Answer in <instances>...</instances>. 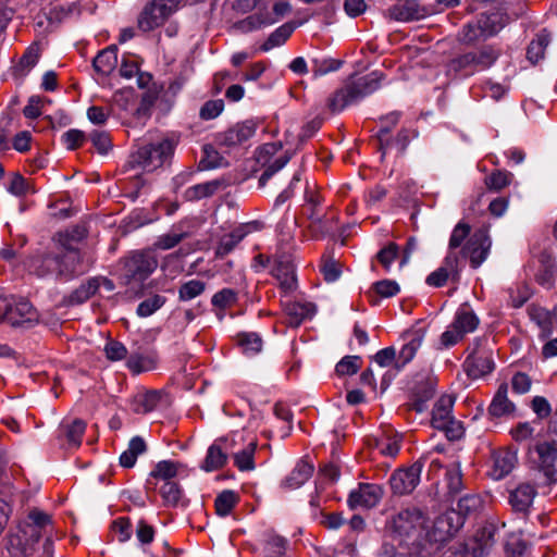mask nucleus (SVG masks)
I'll list each match as a JSON object with an SVG mask.
<instances>
[{
    "instance_id": "1",
    "label": "nucleus",
    "mask_w": 557,
    "mask_h": 557,
    "mask_svg": "<svg viewBox=\"0 0 557 557\" xmlns=\"http://www.w3.org/2000/svg\"><path fill=\"white\" fill-rule=\"evenodd\" d=\"M426 515L416 506L401 508L388 521L391 541L404 546L417 556L425 557V523Z\"/></svg>"
},
{
    "instance_id": "2",
    "label": "nucleus",
    "mask_w": 557,
    "mask_h": 557,
    "mask_svg": "<svg viewBox=\"0 0 557 557\" xmlns=\"http://www.w3.org/2000/svg\"><path fill=\"white\" fill-rule=\"evenodd\" d=\"M51 524L47 513L33 509L27 518L20 522L16 530L9 535L7 549L11 557H28Z\"/></svg>"
},
{
    "instance_id": "3",
    "label": "nucleus",
    "mask_w": 557,
    "mask_h": 557,
    "mask_svg": "<svg viewBox=\"0 0 557 557\" xmlns=\"http://www.w3.org/2000/svg\"><path fill=\"white\" fill-rule=\"evenodd\" d=\"M79 262L78 250L64 248L59 251H48L34 256L29 267L39 277H55L67 281L82 272Z\"/></svg>"
},
{
    "instance_id": "4",
    "label": "nucleus",
    "mask_w": 557,
    "mask_h": 557,
    "mask_svg": "<svg viewBox=\"0 0 557 557\" xmlns=\"http://www.w3.org/2000/svg\"><path fill=\"white\" fill-rule=\"evenodd\" d=\"M383 74L373 71L364 76L351 77L337 88L327 99L326 106L332 113H339L379 89Z\"/></svg>"
},
{
    "instance_id": "5",
    "label": "nucleus",
    "mask_w": 557,
    "mask_h": 557,
    "mask_svg": "<svg viewBox=\"0 0 557 557\" xmlns=\"http://www.w3.org/2000/svg\"><path fill=\"white\" fill-rule=\"evenodd\" d=\"M180 143V135L175 133L146 144L131 156L129 163L133 168H140L146 172H152L171 163L175 149Z\"/></svg>"
},
{
    "instance_id": "6",
    "label": "nucleus",
    "mask_w": 557,
    "mask_h": 557,
    "mask_svg": "<svg viewBox=\"0 0 557 557\" xmlns=\"http://www.w3.org/2000/svg\"><path fill=\"white\" fill-rule=\"evenodd\" d=\"M158 261L150 251H135L122 259L116 270L120 283L125 286L138 287L157 269Z\"/></svg>"
},
{
    "instance_id": "7",
    "label": "nucleus",
    "mask_w": 557,
    "mask_h": 557,
    "mask_svg": "<svg viewBox=\"0 0 557 557\" xmlns=\"http://www.w3.org/2000/svg\"><path fill=\"white\" fill-rule=\"evenodd\" d=\"M459 516L455 511L438 516L431 525L425 523V557L433 555L442 543L449 540L459 529Z\"/></svg>"
},
{
    "instance_id": "8",
    "label": "nucleus",
    "mask_w": 557,
    "mask_h": 557,
    "mask_svg": "<svg viewBox=\"0 0 557 557\" xmlns=\"http://www.w3.org/2000/svg\"><path fill=\"white\" fill-rule=\"evenodd\" d=\"M183 0H151L138 16V27L150 32L161 26L174 13Z\"/></svg>"
},
{
    "instance_id": "9",
    "label": "nucleus",
    "mask_w": 557,
    "mask_h": 557,
    "mask_svg": "<svg viewBox=\"0 0 557 557\" xmlns=\"http://www.w3.org/2000/svg\"><path fill=\"white\" fill-rule=\"evenodd\" d=\"M485 342V338H475L469 347L471 352L463 362V369L471 379H480L494 370L492 351L483 348Z\"/></svg>"
},
{
    "instance_id": "10",
    "label": "nucleus",
    "mask_w": 557,
    "mask_h": 557,
    "mask_svg": "<svg viewBox=\"0 0 557 557\" xmlns=\"http://www.w3.org/2000/svg\"><path fill=\"white\" fill-rule=\"evenodd\" d=\"M491 246L492 242L487 230L480 228L470 236L460 253L463 259L469 258L473 269H478L486 260Z\"/></svg>"
},
{
    "instance_id": "11",
    "label": "nucleus",
    "mask_w": 557,
    "mask_h": 557,
    "mask_svg": "<svg viewBox=\"0 0 557 557\" xmlns=\"http://www.w3.org/2000/svg\"><path fill=\"white\" fill-rule=\"evenodd\" d=\"M423 462L418 460L410 467L395 470L389 478V485L394 494H410L419 484Z\"/></svg>"
},
{
    "instance_id": "12",
    "label": "nucleus",
    "mask_w": 557,
    "mask_h": 557,
    "mask_svg": "<svg viewBox=\"0 0 557 557\" xmlns=\"http://www.w3.org/2000/svg\"><path fill=\"white\" fill-rule=\"evenodd\" d=\"M497 525L487 522L480 528L474 537L465 545L462 557H485L496 543Z\"/></svg>"
},
{
    "instance_id": "13",
    "label": "nucleus",
    "mask_w": 557,
    "mask_h": 557,
    "mask_svg": "<svg viewBox=\"0 0 557 557\" xmlns=\"http://www.w3.org/2000/svg\"><path fill=\"white\" fill-rule=\"evenodd\" d=\"M536 457L533 458L540 472L544 474L548 482H557V447L556 441L553 443L544 442L534 447Z\"/></svg>"
},
{
    "instance_id": "14",
    "label": "nucleus",
    "mask_w": 557,
    "mask_h": 557,
    "mask_svg": "<svg viewBox=\"0 0 557 557\" xmlns=\"http://www.w3.org/2000/svg\"><path fill=\"white\" fill-rule=\"evenodd\" d=\"M384 495L383 487L372 483H359L358 487L352 490L347 499L350 509L375 507Z\"/></svg>"
},
{
    "instance_id": "15",
    "label": "nucleus",
    "mask_w": 557,
    "mask_h": 557,
    "mask_svg": "<svg viewBox=\"0 0 557 557\" xmlns=\"http://www.w3.org/2000/svg\"><path fill=\"white\" fill-rule=\"evenodd\" d=\"M426 14L424 8L418 0H397L391 5L385 15L397 22H411L424 17Z\"/></svg>"
},
{
    "instance_id": "16",
    "label": "nucleus",
    "mask_w": 557,
    "mask_h": 557,
    "mask_svg": "<svg viewBox=\"0 0 557 557\" xmlns=\"http://www.w3.org/2000/svg\"><path fill=\"white\" fill-rule=\"evenodd\" d=\"M271 273L278 281L280 287L285 295L297 288L295 265L289 257L281 256L275 259Z\"/></svg>"
},
{
    "instance_id": "17",
    "label": "nucleus",
    "mask_w": 557,
    "mask_h": 557,
    "mask_svg": "<svg viewBox=\"0 0 557 557\" xmlns=\"http://www.w3.org/2000/svg\"><path fill=\"white\" fill-rule=\"evenodd\" d=\"M257 129V123L247 120L237 123L219 135V143L223 146L233 147L240 145L251 138Z\"/></svg>"
},
{
    "instance_id": "18",
    "label": "nucleus",
    "mask_w": 557,
    "mask_h": 557,
    "mask_svg": "<svg viewBox=\"0 0 557 557\" xmlns=\"http://www.w3.org/2000/svg\"><path fill=\"white\" fill-rule=\"evenodd\" d=\"M537 492L534 485L521 483L509 492L508 502L515 512L527 516Z\"/></svg>"
},
{
    "instance_id": "19",
    "label": "nucleus",
    "mask_w": 557,
    "mask_h": 557,
    "mask_svg": "<svg viewBox=\"0 0 557 557\" xmlns=\"http://www.w3.org/2000/svg\"><path fill=\"white\" fill-rule=\"evenodd\" d=\"M493 466L490 475L494 480H502L507 476L517 463V454L509 449H500L492 455Z\"/></svg>"
},
{
    "instance_id": "20",
    "label": "nucleus",
    "mask_w": 557,
    "mask_h": 557,
    "mask_svg": "<svg viewBox=\"0 0 557 557\" xmlns=\"http://www.w3.org/2000/svg\"><path fill=\"white\" fill-rule=\"evenodd\" d=\"M474 72H481L495 64L502 54L500 49L492 45H485L478 49L468 51Z\"/></svg>"
},
{
    "instance_id": "21",
    "label": "nucleus",
    "mask_w": 557,
    "mask_h": 557,
    "mask_svg": "<svg viewBox=\"0 0 557 557\" xmlns=\"http://www.w3.org/2000/svg\"><path fill=\"white\" fill-rule=\"evenodd\" d=\"M117 65V47L111 45L94 58L92 67L95 72L103 77L109 76Z\"/></svg>"
},
{
    "instance_id": "22",
    "label": "nucleus",
    "mask_w": 557,
    "mask_h": 557,
    "mask_svg": "<svg viewBox=\"0 0 557 557\" xmlns=\"http://www.w3.org/2000/svg\"><path fill=\"white\" fill-rule=\"evenodd\" d=\"M453 407L454 398L451 396H441L432 410V426L435 429H442L447 426L448 423H451V420H454V417L451 416Z\"/></svg>"
},
{
    "instance_id": "23",
    "label": "nucleus",
    "mask_w": 557,
    "mask_h": 557,
    "mask_svg": "<svg viewBox=\"0 0 557 557\" xmlns=\"http://www.w3.org/2000/svg\"><path fill=\"white\" fill-rule=\"evenodd\" d=\"M508 386L507 384H502L496 394L494 395L492 403L488 406V414L492 418H502L508 417L513 413L516 407L513 403H511L508 397Z\"/></svg>"
},
{
    "instance_id": "24",
    "label": "nucleus",
    "mask_w": 557,
    "mask_h": 557,
    "mask_svg": "<svg viewBox=\"0 0 557 557\" xmlns=\"http://www.w3.org/2000/svg\"><path fill=\"white\" fill-rule=\"evenodd\" d=\"M164 394L160 391H147L135 396L132 409L138 414H146L156 410L163 401Z\"/></svg>"
},
{
    "instance_id": "25",
    "label": "nucleus",
    "mask_w": 557,
    "mask_h": 557,
    "mask_svg": "<svg viewBox=\"0 0 557 557\" xmlns=\"http://www.w3.org/2000/svg\"><path fill=\"white\" fill-rule=\"evenodd\" d=\"M283 306L287 315V324L292 327L299 326L305 319L312 317L315 311L314 305L311 302L287 301Z\"/></svg>"
},
{
    "instance_id": "26",
    "label": "nucleus",
    "mask_w": 557,
    "mask_h": 557,
    "mask_svg": "<svg viewBox=\"0 0 557 557\" xmlns=\"http://www.w3.org/2000/svg\"><path fill=\"white\" fill-rule=\"evenodd\" d=\"M400 115V112L394 111L382 116L380 120L381 127L376 134V139L379 143V150L382 152V157H384L386 151L392 148L389 133L399 122Z\"/></svg>"
},
{
    "instance_id": "27",
    "label": "nucleus",
    "mask_w": 557,
    "mask_h": 557,
    "mask_svg": "<svg viewBox=\"0 0 557 557\" xmlns=\"http://www.w3.org/2000/svg\"><path fill=\"white\" fill-rule=\"evenodd\" d=\"M8 321L12 325H20L23 321H32L35 315L33 305L24 298L7 304Z\"/></svg>"
},
{
    "instance_id": "28",
    "label": "nucleus",
    "mask_w": 557,
    "mask_h": 557,
    "mask_svg": "<svg viewBox=\"0 0 557 557\" xmlns=\"http://www.w3.org/2000/svg\"><path fill=\"white\" fill-rule=\"evenodd\" d=\"M312 473L313 466L305 460H300L292 472L284 479L282 486L288 491L299 488L311 478Z\"/></svg>"
},
{
    "instance_id": "29",
    "label": "nucleus",
    "mask_w": 557,
    "mask_h": 557,
    "mask_svg": "<svg viewBox=\"0 0 557 557\" xmlns=\"http://www.w3.org/2000/svg\"><path fill=\"white\" fill-rule=\"evenodd\" d=\"M480 24L485 30V36L492 37L502 30L509 22L507 13L502 9L482 13L478 17Z\"/></svg>"
},
{
    "instance_id": "30",
    "label": "nucleus",
    "mask_w": 557,
    "mask_h": 557,
    "mask_svg": "<svg viewBox=\"0 0 557 557\" xmlns=\"http://www.w3.org/2000/svg\"><path fill=\"white\" fill-rule=\"evenodd\" d=\"M479 318L468 306H461L456 311L451 324L455 329L459 330L463 335H466L468 333L474 332L479 325Z\"/></svg>"
},
{
    "instance_id": "31",
    "label": "nucleus",
    "mask_w": 557,
    "mask_h": 557,
    "mask_svg": "<svg viewBox=\"0 0 557 557\" xmlns=\"http://www.w3.org/2000/svg\"><path fill=\"white\" fill-rule=\"evenodd\" d=\"M223 186V181L213 180L188 187L184 193L187 201H197L213 196Z\"/></svg>"
},
{
    "instance_id": "32",
    "label": "nucleus",
    "mask_w": 557,
    "mask_h": 557,
    "mask_svg": "<svg viewBox=\"0 0 557 557\" xmlns=\"http://www.w3.org/2000/svg\"><path fill=\"white\" fill-rule=\"evenodd\" d=\"M160 494L166 506L186 507L188 499L185 498L180 485L173 481H166L160 487Z\"/></svg>"
},
{
    "instance_id": "33",
    "label": "nucleus",
    "mask_w": 557,
    "mask_h": 557,
    "mask_svg": "<svg viewBox=\"0 0 557 557\" xmlns=\"http://www.w3.org/2000/svg\"><path fill=\"white\" fill-rule=\"evenodd\" d=\"M270 25H273V20L268 18V15L264 14L262 8H260L257 13L248 15L235 23L234 27L242 33H250Z\"/></svg>"
},
{
    "instance_id": "34",
    "label": "nucleus",
    "mask_w": 557,
    "mask_h": 557,
    "mask_svg": "<svg viewBox=\"0 0 557 557\" xmlns=\"http://www.w3.org/2000/svg\"><path fill=\"white\" fill-rule=\"evenodd\" d=\"M447 73L454 77L467 78L475 74L468 52L453 58L447 63Z\"/></svg>"
},
{
    "instance_id": "35",
    "label": "nucleus",
    "mask_w": 557,
    "mask_h": 557,
    "mask_svg": "<svg viewBox=\"0 0 557 557\" xmlns=\"http://www.w3.org/2000/svg\"><path fill=\"white\" fill-rule=\"evenodd\" d=\"M297 25L293 22L285 23L272 32L260 49L264 52L275 47H280L290 37Z\"/></svg>"
},
{
    "instance_id": "36",
    "label": "nucleus",
    "mask_w": 557,
    "mask_h": 557,
    "mask_svg": "<svg viewBox=\"0 0 557 557\" xmlns=\"http://www.w3.org/2000/svg\"><path fill=\"white\" fill-rule=\"evenodd\" d=\"M99 287V278H89L86 283L82 284L79 287H77L70 294V296L67 297V304L74 306L87 301L91 296H94L97 293Z\"/></svg>"
},
{
    "instance_id": "37",
    "label": "nucleus",
    "mask_w": 557,
    "mask_h": 557,
    "mask_svg": "<svg viewBox=\"0 0 557 557\" xmlns=\"http://www.w3.org/2000/svg\"><path fill=\"white\" fill-rule=\"evenodd\" d=\"M422 339L423 336L421 334L414 333L412 334L411 338L401 347L399 352H396V368L398 370L403 369L413 359L422 344Z\"/></svg>"
},
{
    "instance_id": "38",
    "label": "nucleus",
    "mask_w": 557,
    "mask_h": 557,
    "mask_svg": "<svg viewBox=\"0 0 557 557\" xmlns=\"http://www.w3.org/2000/svg\"><path fill=\"white\" fill-rule=\"evenodd\" d=\"M435 388L432 383L426 382L419 385L412 396L410 404L411 409L418 413H422L428 409V403L433 398Z\"/></svg>"
},
{
    "instance_id": "39",
    "label": "nucleus",
    "mask_w": 557,
    "mask_h": 557,
    "mask_svg": "<svg viewBox=\"0 0 557 557\" xmlns=\"http://www.w3.org/2000/svg\"><path fill=\"white\" fill-rule=\"evenodd\" d=\"M146 443L140 436L133 437L128 447L120 456V463L124 468H132L135 466L137 457L146 451Z\"/></svg>"
},
{
    "instance_id": "40",
    "label": "nucleus",
    "mask_w": 557,
    "mask_h": 557,
    "mask_svg": "<svg viewBox=\"0 0 557 557\" xmlns=\"http://www.w3.org/2000/svg\"><path fill=\"white\" fill-rule=\"evenodd\" d=\"M226 454L218 444V441H215L211 446H209L201 469H203L207 472L219 470L226 463Z\"/></svg>"
},
{
    "instance_id": "41",
    "label": "nucleus",
    "mask_w": 557,
    "mask_h": 557,
    "mask_svg": "<svg viewBox=\"0 0 557 557\" xmlns=\"http://www.w3.org/2000/svg\"><path fill=\"white\" fill-rule=\"evenodd\" d=\"M257 448V442L250 441L248 445L242 450L233 455L234 465L239 471H251L255 469V451Z\"/></svg>"
},
{
    "instance_id": "42",
    "label": "nucleus",
    "mask_w": 557,
    "mask_h": 557,
    "mask_svg": "<svg viewBox=\"0 0 557 557\" xmlns=\"http://www.w3.org/2000/svg\"><path fill=\"white\" fill-rule=\"evenodd\" d=\"M238 500L239 496L236 492L232 490L223 491L216 496L214 502L216 515L220 517H226L232 512Z\"/></svg>"
},
{
    "instance_id": "43",
    "label": "nucleus",
    "mask_w": 557,
    "mask_h": 557,
    "mask_svg": "<svg viewBox=\"0 0 557 557\" xmlns=\"http://www.w3.org/2000/svg\"><path fill=\"white\" fill-rule=\"evenodd\" d=\"M554 318V314L544 308H537L531 313L532 321H534L541 330V338H547L552 335Z\"/></svg>"
},
{
    "instance_id": "44",
    "label": "nucleus",
    "mask_w": 557,
    "mask_h": 557,
    "mask_svg": "<svg viewBox=\"0 0 557 557\" xmlns=\"http://www.w3.org/2000/svg\"><path fill=\"white\" fill-rule=\"evenodd\" d=\"M550 41V36L546 30H542L536 39L532 40L527 50V58L532 62L536 63L544 57L545 48Z\"/></svg>"
},
{
    "instance_id": "45",
    "label": "nucleus",
    "mask_w": 557,
    "mask_h": 557,
    "mask_svg": "<svg viewBox=\"0 0 557 557\" xmlns=\"http://www.w3.org/2000/svg\"><path fill=\"white\" fill-rule=\"evenodd\" d=\"M126 366L131 372L134 374H139L141 372L152 370L156 366V362L150 355L134 352L128 357Z\"/></svg>"
},
{
    "instance_id": "46",
    "label": "nucleus",
    "mask_w": 557,
    "mask_h": 557,
    "mask_svg": "<svg viewBox=\"0 0 557 557\" xmlns=\"http://www.w3.org/2000/svg\"><path fill=\"white\" fill-rule=\"evenodd\" d=\"M244 237L245 233L242 230H235L232 233L224 235L215 249V257L223 259L231 251H233V249L240 240H243Z\"/></svg>"
},
{
    "instance_id": "47",
    "label": "nucleus",
    "mask_w": 557,
    "mask_h": 557,
    "mask_svg": "<svg viewBox=\"0 0 557 557\" xmlns=\"http://www.w3.org/2000/svg\"><path fill=\"white\" fill-rule=\"evenodd\" d=\"M207 284L203 281L194 278L183 283L178 288V299L181 301H190L200 296L206 290Z\"/></svg>"
},
{
    "instance_id": "48",
    "label": "nucleus",
    "mask_w": 557,
    "mask_h": 557,
    "mask_svg": "<svg viewBox=\"0 0 557 557\" xmlns=\"http://www.w3.org/2000/svg\"><path fill=\"white\" fill-rule=\"evenodd\" d=\"M342 61L329 57H314L311 59V72L314 76H322L337 71Z\"/></svg>"
},
{
    "instance_id": "49",
    "label": "nucleus",
    "mask_w": 557,
    "mask_h": 557,
    "mask_svg": "<svg viewBox=\"0 0 557 557\" xmlns=\"http://www.w3.org/2000/svg\"><path fill=\"white\" fill-rule=\"evenodd\" d=\"M448 492L451 496L458 495L463 487L462 473L459 463H453L445 473Z\"/></svg>"
},
{
    "instance_id": "50",
    "label": "nucleus",
    "mask_w": 557,
    "mask_h": 557,
    "mask_svg": "<svg viewBox=\"0 0 557 557\" xmlns=\"http://www.w3.org/2000/svg\"><path fill=\"white\" fill-rule=\"evenodd\" d=\"M460 40L463 44L470 45L481 39L488 38L485 36V30L480 24L479 20L467 23L460 33Z\"/></svg>"
},
{
    "instance_id": "51",
    "label": "nucleus",
    "mask_w": 557,
    "mask_h": 557,
    "mask_svg": "<svg viewBox=\"0 0 557 557\" xmlns=\"http://www.w3.org/2000/svg\"><path fill=\"white\" fill-rule=\"evenodd\" d=\"M512 180V174L506 170H496L485 177V185L490 190L499 191L507 187Z\"/></svg>"
},
{
    "instance_id": "52",
    "label": "nucleus",
    "mask_w": 557,
    "mask_h": 557,
    "mask_svg": "<svg viewBox=\"0 0 557 557\" xmlns=\"http://www.w3.org/2000/svg\"><path fill=\"white\" fill-rule=\"evenodd\" d=\"M166 302V298L162 295L156 294L143 300L136 310V313L141 318H147L153 314L157 310L162 308Z\"/></svg>"
},
{
    "instance_id": "53",
    "label": "nucleus",
    "mask_w": 557,
    "mask_h": 557,
    "mask_svg": "<svg viewBox=\"0 0 557 557\" xmlns=\"http://www.w3.org/2000/svg\"><path fill=\"white\" fill-rule=\"evenodd\" d=\"M237 337H238V344L242 346L245 354L256 355L259 351H261L262 338L257 333L244 332V333H239Z\"/></svg>"
},
{
    "instance_id": "54",
    "label": "nucleus",
    "mask_w": 557,
    "mask_h": 557,
    "mask_svg": "<svg viewBox=\"0 0 557 557\" xmlns=\"http://www.w3.org/2000/svg\"><path fill=\"white\" fill-rule=\"evenodd\" d=\"M63 428L65 430V436L69 444L74 447H78L86 430L85 421L75 419L70 424H64Z\"/></svg>"
},
{
    "instance_id": "55",
    "label": "nucleus",
    "mask_w": 557,
    "mask_h": 557,
    "mask_svg": "<svg viewBox=\"0 0 557 557\" xmlns=\"http://www.w3.org/2000/svg\"><path fill=\"white\" fill-rule=\"evenodd\" d=\"M462 260L465 259L461 257L460 250L455 251L448 249V253L445 257L441 268L447 272L453 281H457L459 278V273L461 270L460 262Z\"/></svg>"
},
{
    "instance_id": "56",
    "label": "nucleus",
    "mask_w": 557,
    "mask_h": 557,
    "mask_svg": "<svg viewBox=\"0 0 557 557\" xmlns=\"http://www.w3.org/2000/svg\"><path fill=\"white\" fill-rule=\"evenodd\" d=\"M177 474V463L170 460L159 461L154 469L150 472V476L163 480L164 482L171 481Z\"/></svg>"
},
{
    "instance_id": "57",
    "label": "nucleus",
    "mask_w": 557,
    "mask_h": 557,
    "mask_svg": "<svg viewBox=\"0 0 557 557\" xmlns=\"http://www.w3.org/2000/svg\"><path fill=\"white\" fill-rule=\"evenodd\" d=\"M361 362L359 356H345L337 362L335 371L341 376L352 375L359 371Z\"/></svg>"
},
{
    "instance_id": "58",
    "label": "nucleus",
    "mask_w": 557,
    "mask_h": 557,
    "mask_svg": "<svg viewBox=\"0 0 557 557\" xmlns=\"http://www.w3.org/2000/svg\"><path fill=\"white\" fill-rule=\"evenodd\" d=\"M290 160V154L285 152L283 156H280L274 161L269 163L263 173L259 178V185L264 186L267 182L278 171H281Z\"/></svg>"
},
{
    "instance_id": "59",
    "label": "nucleus",
    "mask_w": 557,
    "mask_h": 557,
    "mask_svg": "<svg viewBox=\"0 0 557 557\" xmlns=\"http://www.w3.org/2000/svg\"><path fill=\"white\" fill-rule=\"evenodd\" d=\"M237 293L232 288H223L212 296L211 304L213 307L226 309L237 302Z\"/></svg>"
},
{
    "instance_id": "60",
    "label": "nucleus",
    "mask_w": 557,
    "mask_h": 557,
    "mask_svg": "<svg viewBox=\"0 0 557 557\" xmlns=\"http://www.w3.org/2000/svg\"><path fill=\"white\" fill-rule=\"evenodd\" d=\"M470 231L471 227L469 224L459 222L451 232L448 249L457 251V249L461 247L466 238L469 236Z\"/></svg>"
},
{
    "instance_id": "61",
    "label": "nucleus",
    "mask_w": 557,
    "mask_h": 557,
    "mask_svg": "<svg viewBox=\"0 0 557 557\" xmlns=\"http://www.w3.org/2000/svg\"><path fill=\"white\" fill-rule=\"evenodd\" d=\"M111 530L117 535L119 542H127L133 534L131 519L127 517L115 519L111 524Z\"/></svg>"
},
{
    "instance_id": "62",
    "label": "nucleus",
    "mask_w": 557,
    "mask_h": 557,
    "mask_svg": "<svg viewBox=\"0 0 557 557\" xmlns=\"http://www.w3.org/2000/svg\"><path fill=\"white\" fill-rule=\"evenodd\" d=\"M398 255H399L398 246L395 243H389L387 246L382 248L376 253V259L383 265L385 271L388 272L391 270V267H392L394 260L397 259Z\"/></svg>"
},
{
    "instance_id": "63",
    "label": "nucleus",
    "mask_w": 557,
    "mask_h": 557,
    "mask_svg": "<svg viewBox=\"0 0 557 557\" xmlns=\"http://www.w3.org/2000/svg\"><path fill=\"white\" fill-rule=\"evenodd\" d=\"M556 269L550 262L543 263L541 269L535 274V281L543 287L549 289L554 285Z\"/></svg>"
},
{
    "instance_id": "64",
    "label": "nucleus",
    "mask_w": 557,
    "mask_h": 557,
    "mask_svg": "<svg viewBox=\"0 0 557 557\" xmlns=\"http://www.w3.org/2000/svg\"><path fill=\"white\" fill-rule=\"evenodd\" d=\"M224 109L222 99L209 100L201 107L199 115L202 120H212L221 114Z\"/></svg>"
}]
</instances>
